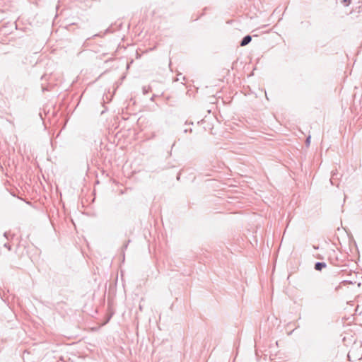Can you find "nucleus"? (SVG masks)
I'll return each instance as SVG.
<instances>
[{
    "label": "nucleus",
    "instance_id": "obj_1",
    "mask_svg": "<svg viewBox=\"0 0 362 362\" xmlns=\"http://www.w3.org/2000/svg\"><path fill=\"white\" fill-rule=\"evenodd\" d=\"M252 40V37L250 35H245L240 41V45L244 47L247 45Z\"/></svg>",
    "mask_w": 362,
    "mask_h": 362
},
{
    "label": "nucleus",
    "instance_id": "obj_5",
    "mask_svg": "<svg viewBox=\"0 0 362 362\" xmlns=\"http://www.w3.org/2000/svg\"><path fill=\"white\" fill-rule=\"evenodd\" d=\"M351 2V0H342L341 1V3L344 5V6H348Z\"/></svg>",
    "mask_w": 362,
    "mask_h": 362
},
{
    "label": "nucleus",
    "instance_id": "obj_3",
    "mask_svg": "<svg viewBox=\"0 0 362 362\" xmlns=\"http://www.w3.org/2000/svg\"><path fill=\"white\" fill-rule=\"evenodd\" d=\"M151 91V88L150 86H144L142 88V92H143L144 95H146V94L148 93Z\"/></svg>",
    "mask_w": 362,
    "mask_h": 362
},
{
    "label": "nucleus",
    "instance_id": "obj_2",
    "mask_svg": "<svg viewBox=\"0 0 362 362\" xmlns=\"http://www.w3.org/2000/svg\"><path fill=\"white\" fill-rule=\"evenodd\" d=\"M327 264L325 262H317L315 264V269L317 271H321L322 269L325 268Z\"/></svg>",
    "mask_w": 362,
    "mask_h": 362
},
{
    "label": "nucleus",
    "instance_id": "obj_7",
    "mask_svg": "<svg viewBox=\"0 0 362 362\" xmlns=\"http://www.w3.org/2000/svg\"><path fill=\"white\" fill-rule=\"evenodd\" d=\"M4 247L7 248L8 250H11V245L8 243H5L4 245Z\"/></svg>",
    "mask_w": 362,
    "mask_h": 362
},
{
    "label": "nucleus",
    "instance_id": "obj_9",
    "mask_svg": "<svg viewBox=\"0 0 362 362\" xmlns=\"http://www.w3.org/2000/svg\"><path fill=\"white\" fill-rule=\"evenodd\" d=\"M155 96H156V95H153L151 97V100H153V99H154V97H155Z\"/></svg>",
    "mask_w": 362,
    "mask_h": 362
},
{
    "label": "nucleus",
    "instance_id": "obj_6",
    "mask_svg": "<svg viewBox=\"0 0 362 362\" xmlns=\"http://www.w3.org/2000/svg\"><path fill=\"white\" fill-rule=\"evenodd\" d=\"M310 136H309L308 137L306 138V140H305V144L307 146H309L310 145Z\"/></svg>",
    "mask_w": 362,
    "mask_h": 362
},
{
    "label": "nucleus",
    "instance_id": "obj_8",
    "mask_svg": "<svg viewBox=\"0 0 362 362\" xmlns=\"http://www.w3.org/2000/svg\"><path fill=\"white\" fill-rule=\"evenodd\" d=\"M130 243V240H129L124 245L123 249L126 250L128 247L129 243Z\"/></svg>",
    "mask_w": 362,
    "mask_h": 362
},
{
    "label": "nucleus",
    "instance_id": "obj_4",
    "mask_svg": "<svg viewBox=\"0 0 362 362\" xmlns=\"http://www.w3.org/2000/svg\"><path fill=\"white\" fill-rule=\"evenodd\" d=\"M4 236L7 240H9V239H10V238H13V235H11V234H10V233H8V232H5V233H4Z\"/></svg>",
    "mask_w": 362,
    "mask_h": 362
}]
</instances>
